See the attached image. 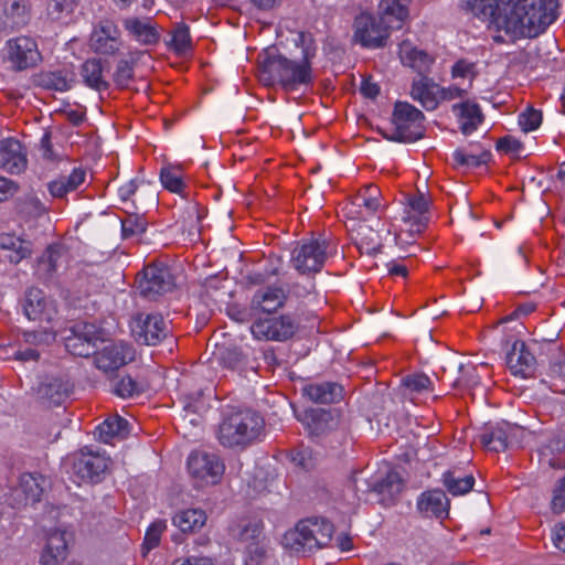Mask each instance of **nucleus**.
I'll return each instance as SVG.
<instances>
[{"instance_id": "f257e3e1", "label": "nucleus", "mask_w": 565, "mask_h": 565, "mask_svg": "<svg viewBox=\"0 0 565 565\" xmlns=\"http://www.w3.org/2000/svg\"><path fill=\"white\" fill-rule=\"evenodd\" d=\"M297 46H301V56L288 58L276 47H267L258 55L259 81L267 86L278 84L286 92L307 88L313 79L311 58L316 47L310 34L300 32L294 38Z\"/></svg>"}, {"instance_id": "f03ea898", "label": "nucleus", "mask_w": 565, "mask_h": 565, "mask_svg": "<svg viewBox=\"0 0 565 565\" xmlns=\"http://www.w3.org/2000/svg\"><path fill=\"white\" fill-rule=\"evenodd\" d=\"M556 0H509L504 32L511 39L534 38L556 19Z\"/></svg>"}, {"instance_id": "7ed1b4c3", "label": "nucleus", "mask_w": 565, "mask_h": 565, "mask_svg": "<svg viewBox=\"0 0 565 565\" xmlns=\"http://www.w3.org/2000/svg\"><path fill=\"white\" fill-rule=\"evenodd\" d=\"M264 425V418L256 411L232 409L224 414L217 438L224 447H244L260 436Z\"/></svg>"}, {"instance_id": "20e7f679", "label": "nucleus", "mask_w": 565, "mask_h": 565, "mask_svg": "<svg viewBox=\"0 0 565 565\" xmlns=\"http://www.w3.org/2000/svg\"><path fill=\"white\" fill-rule=\"evenodd\" d=\"M333 533L332 524L319 518L306 519L288 530L282 537V545L292 553H311L327 546Z\"/></svg>"}, {"instance_id": "39448f33", "label": "nucleus", "mask_w": 565, "mask_h": 565, "mask_svg": "<svg viewBox=\"0 0 565 565\" xmlns=\"http://www.w3.org/2000/svg\"><path fill=\"white\" fill-rule=\"evenodd\" d=\"M56 332L53 329L36 331H23L14 341L0 338V359H14L20 362H35L40 358L41 350L55 340Z\"/></svg>"}, {"instance_id": "423d86ee", "label": "nucleus", "mask_w": 565, "mask_h": 565, "mask_svg": "<svg viewBox=\"0 0 565 565\" xmlns=\"http://www.w3.org/2000/svg\"><path fill=\"white\" fill-rule=\"evenodd\" d=\"M330 253V243L323 237L303 239L292 250L291 263L301 274L318 273L322 269Z\"/></svg>"}, {"instance_id": "0eeeda50", "label": "nucleus", "mask_w": 565, "mask_h": 565, "mask_svg": "<svg viewBox=\"0 0 565 565\" xmlns=\"http://www.w3.org/2000/svg\"><path fill=\"white\" fill-rule=\"evenodd\" d=\"M186 465L188 471L198 487L217 484L225 471V466L217 455L200 450L189 455Z\"/></svg>"}, {"instance_id": "6e6552de", "label": "nucleus", "mask_w": 565, "mask_h": 565, "mask_svg": "<svg viewBox=\"0 0 565 565\" xmlns=\"http://www.w3.org/2000/svg\"><path fill=\"white\" fill-rule=\"evenodd\" d=\"M424 114L406 102L395 104L393 111V125L395 127V140L413 142L424 135Z\"/></svg>"}, {"instance_id": "1a4fd4ad", "label": "nucleus", "mask_w": 565, "mask_h": 565, "mask_svg": "<svg viewBox=\"0 0 565 565\" xmlns=\"http://www.w3.org/2000/svg\"><path fill=\"white\" fill-rule=\"evenodd\" d=\"M298 327L297 319L287 313L256 319L250 326V332L256 340L284 342L295 335Z\"/></svg>"}, {"instance_id": "9d476101", "label": "nucleus", "mask_w": 565, "mask_h": 565, "mask_svg": "<svg viewBox=\"0 0 565 565\" xmlns=\"http://www.w3.org/2000/svg\"><path fill=\"white\" fill-rule=\"evenodd\" d=\"M4 56L14 71L33 67L41 61L38 43L30 36L8 40L4 45Z\"/></svg>"}, {"instance_id": "9b49d317", "label": "nucleus", "mask_w": 565, "mask_h": 565, "mask_svg": "<svg viewBox=\"0 0 565 565\" xmlns=\"http://www.w3.org/2000/svg\"><path fill=\"white\" fill-rule=\"evenodd\" d=\"M390 29L376 17L361 13L354 21V41L365 49H379L385 45Z\"/></svg>"}, {"instance_id": "f8f14e48", "label": "nucleus", "mask_w": 565, "mask_h": 565, "mask_svg": "<svg viewBox=\"0 0 565 565\" xmlns=\"http://www.w3.org/2000/svg\"><path fill=\"white\" fill-rule=\"evenodd\" d=\"M108 467V459L87 447L72 458V473L77 483L98 482Z\"/></svg>"}, {"instance_id": "ddd939ff", "label": "nucleus", "mask_w": 565, "mask_h": 565, "mask_svg": "<svg viewBox=\"0 0 565 565\" xmlns=\"http://www.w3.org/2000/svg\"><path fill=\"white\" fill-rule=\"evenodd\" d=\"M124 42L118 25L110 19L100 20L94 25L89 47L97 54L114 55L120 51Z\"/></svg>"}, {"instance_id": "4468645a", "label": "nucleus", "mask_w": 565, "mask_h": 565, "mask_svg": "<svg viewBox=\"0 0 565 565\" xmlns=\"http://www.w3.org/2000/svg\"><path fill=\"white\" fill-rule=\"evenodd\" d=\"M174 278L167 266L149 265L145 267L142 277L138 280L140 294L149 299L169 292L173 289Z\"/></svg>"}, {"instance_id": "2eb2a0df", "label": "nucleus", "mask_w": 565, "mask_h": 565, "mask_svg": "<svg viewBox=\"0 0 565 565\" xmlns=\"http://www.w3.org/2000/svg\"><path fill=\"white\" fill-rule=\"evenodd\" d=\"M98 333L94 323H76L71 329V334L65 338V348L73 355H95L98 342H103Z\"/></svg>"}, {"instance_id": "dca6fc26", "label": "nucleus", "mask_w": 565, "mask_h": 565, "mask_svg": "<svg viewBox=\"0 0 565 565\" xmlns=\"http://www.w3.org/2000/svg\"><path fill=\"white\" fill-rule=\"evenodd\" d=\"M354 486L358 491L366 492L370 490L383 498L393 499L402 491L403 480L397 471L386 466L384 469L379 470L371 481L356 477Z\"/></svg>"}, {"instance_id": "f3484780", "label": "nucleus", "mask_w": 565, "mask_h": 565, "mask_svg": "<svg viewBox=\"0 0 565 565\" xmlns=\"http://www.w3.org/2000/svg\"><path fill=\"white\" fill-rule=\"evenodd\" d=\"M130 328L136 340L147 345H156L169 332L168 323L159 313L138 315Z\"/></svg>"}, {"instance_id": "a211bd4d", "label": "nucleus", "mask_w": 565, "mask_h": 565, "mask_svg": "<svg viewBox=\"0 0 565 565\" xmlns=\"http://www.w3.org/2000/svg\"><path fill=\"white\" fill-rule=\"evenodd\" d=\"M135 359L132 345L124 341L107 342L96 351L95 364L105 372L118 370Z\"/></svg>"}, {"instance_id": "6ab92c4d", "label": "nucleus", "mask_w": 565, "mask_h": 565, "mask_svg": "<svg viewBox=\"0 0 565 565\" xmlns=\"http://www.w3.org/2000/svg\"><path fill=\"white\" fill-rule=\"evenodd\" d=\"M45 483V479L40 475H21L18 486L11 490L10 503L12 507L20 509L39 502Z\"/></svg>"}, {"instance_id": "aec40b11", "label": "nucleus", "mask_w": 565, "mask_h": 565, "mask_svg": "<svg viewBox=\"0 0 565 565\" xmlns=\"http://www.w3.org/2000/svg\"><path fill=\"white\" fill-rule=\"evenodd\" d=\"M23 311L29 320L41 322L53 321L57 313L55 301L39 288L28 289Z\"/></svg>"}, {"instance_id": "412c9836", "label": "nucleus", "mask_w": 565, "mask_h": 565, "mask_svg": "<svg viewBox=\"0 0 565 565\" xmlns=\"http://www.w3.org/2000/svg\"><path fill=\"white\" fill-rule=\"evenodd\" d=\"M380 190L374 184L363 188L345 206V214L350 220H365L373 215L381 206Z\"/></svg>"}, {"instance_id": "4be33fe9", "label": "nucleus", "mask_w": 565, "mask_h": 565, "mask_svg": "<svg viewBox=\"0 0 565 565\" xmlns=\"http://www.w3.org/2000/svg\"><path fill=\"white\" fill-rule=\"evenodd\" d=\"M507 6H509V0H471L468 2L469 10L475 17L498 31H504L501 20H505Z\"/></svg>"}, {"instance_id": "5701e85b", "label": "nucleus", "mask_w": 565, "mask_h": 565, "mask_svg": "<svg viewBox=\"0 0 565 565\" xmlns=\"http://www.w3.org/2000/svg\"><path fill=\"white\" fill-rule=\"evenodd\" d=\"M312 436H322L335 429L339 425V414L335 409L310 408L300 417Z\"/></svg>"}, {"instance_id": "b1692460", "label": "nucleus", "mask_w": 565, "mask_h": 565, "mask_svg": "<svg viewBox=\"0 0 565 565\" xmlns=\"http://www.w3.org/2000/svg\"><path fill=\"white\" fill-rule=\"evenodd\" d=\"M72 534L66 530L55 529L47 535L46 545L41 554V565H61L67 557V547Z\"/></svg>"}, {"instance_id": "393cba45", "label": "nucleus", "mask_w": 565, "mask_h": 565, "mask_svg": "<svg viewBox=\"0 0 565 565\" xmlns=\"http://www.w3.org/2000/svg\"><path fill=\"white\" fill-rule=\"evenodd\" d=\"M507 364L512 374L529 377L535 369V358L524 341L516 340L507 353Z\"/></svg>"}, {"instance_id": "a878e982", "label": "nucleus", "mask_w": 565, "mask_h": 565, "mask_svg": "<svg viewBox=\"0 0 565 565\" xmlns=\"http://www.w3.org/2000/svg\"><path fill=\"white\" fill-rule=\"evenodd\" d=\"M286 299V291L281 287H262L255 291L250 301V307L254 311L273 313L285 305Z\"/></svg>"}, {"instance_id": "bb28decb", "label": "nucleus", "mask_w": 565, "mask_h": 565, "mask_svg": "<svg viewBox=\"0 0 565 565\" xmlns=\"http://www.w3.org/2000/svg\"><path fill=\"white\" fill-rule=\"evenodd\" d=\"M26 167V157L22 145L13 139L7 138L0 141V168L10 173H20Z\"/></svg>"}, {"instance_id": "cd10ccee", "label": "nucleus", "mask_w": 565, "mask_h": 565, "mask_svg": "<svg viewBox=\"0 0 565 565\" xmlns=\"http://www.w3.org/2000/svg\"><path fill=\"white\" fill-rule=\"evenodd\" d=\"M360 220H350L347 224L352 242L361 253L373 254L379 250L380 235L371 226L359 222Z\"/></svg>"}, {"instance_id": "c85d7f7f", "label": "nucleus", "mask_w": 565, "mask_h": 565, "mask_svg": "<svg viewBox=\"0 0 565 565\" xmlns=\"http://www.w3.org/2000/svg\"><path fill=\"white\" fill-rule=\"evenodd\" d=\"M86 181V171L74 168L68 174L58 175L47 182V191L53 199H66V196L79 189Z\"/></svg>"}, {"instance_id": "c756f323", "label": "nucleus", "mask_w": 565, "mask_h": 565, "mask_svg": "<svg viewBox=\"0 0 565 565\" xmlns=\"http://www.w3.org/2000/svg\"><path fill=\"white\" fill-rule=\"evenodd\" d=\"M456 115L459 128L466 136L471 135L483 121L479 105L471 100L455 104L451 108Z\"/></svg>"}, {"instance_id": "7c9ffc66", "label": "nucleus", "mask_w": 565, "mask_h": 565, "mask_svg": "<svg viewBox=\"0 0 565 565\" xmlns=\"http://www.w3.org/2000/svg\"><path fill=\"white\" fill-rule=\"evenodd\" d=\"M417 509L424 516L443 519L448 515L449 501L444 491L429 490L419 495Z\"/></svg>"}, {"instance_id": "2f4dec72", "label": "nucleus", "mask_w": 565, "mask_h": 565, "mask_svg": "<svg viewBox=\"0 0 565 565\" xmlns=\"http://www.w3.org/2000/svg\"><path fill=\"white\" fill-rule=\"evenodd\" d=\"M439 85L427 77L415 81L412 85L411 95L426 110H435L440 103Z\"/></svg>"}, {"instance_id": "473e14b6", "label": "nucleus", "mask_w": 565, "mask_h": 565, "mask_svg": "<svg viewBox=\"0 0 565 565\" xmlns=\"http://www.w3.org/2000/svg\"><path fill=\"white\" fill-rule=\"evenodd\" d=\"M408 0H381L380 19L388 29H399L408 17Z\"/></svg>"}, {"instance_id": "72a5a7b5", "label": "nucleus", "mask_w": 565, "mask_h": 565, "mask_svg": "<svg viewBox=\"0 0 565 565\" xmlns=\"http://www.w3.org/2000/svg\"><path fill=\"white\" fill-rule=\"evenodd\" d=\"M399 58L405 66H408L419 74L429 71L434 63L433 56L423 50L417 49L409 41H403L399 44Z\"/></svg>"}, {"instance_id": "f704fd0d", "label": "nucleus", "mask_w": 565, "mask_h": 565, "mask_svg": "<svg viewBox=\"0 0 565 565\" xmlns=\"http://www.w3.org/2000/svg\"><path fill=\"white\" fill-rule=\"evenodd\" d=\"M124 25L129 34L142 44H153L159 40V32L149 18H127Z\"/></svg>"}, {"instance_id": "c9c22d12", "label": "nucleus", "mask_w": 565, "mask_h": 565, "mask_svg": "<svg viewBox=\"0 0 565 565\" xmlns=\"http://www.w3.org/2000/svg\"><path fill=\"white\" fill-rule=\"evenodd\" d=\"M342 386L333 382H323L306 385L303 395L313 403L331 404L341 399Z\"/></svg>"}, {"instance_id": "e433bc0d", "label": "nucleus", "mask_w": 565, "mask_h": 565, "mask_svg": "<svg viewBox=\"0 0 565 565\" xmlns=\"http://www.w3.org/2000/svg\"><path fill=\"white\" fill-rule=\"evenodd\" d=\"M427 220V215L423 214V217H418L415 211L404 207L402 214L404 227L398 234H394L395 244L402 248L405 244H411L408 237H414L415 234L420 233L425 228Z\"/></svg>"}, {"instance_id": "4c0bfd02", "label": "nucleus", "mask_w": 565, "mask_h": 565, "mask_svg": "<svg viewBox=\"0 0 565 565\" xmlns=\"http://www.w3.org/2000/svg\"><path fill=\"white\" fill-rule=\"evenodd\" d=\"M540 461L551 468H565V433L555 435L540 450Z\"/></svg>"}, {"instance_id": "58836bf2", "label": "nucleus", "mask_w": 565, "mask_h": 565, "mask_svg": "<svg viewBox=\"0 0 565 565\" xmlns=\"http://www.w3.org/2000/svg\"><path fill=\"white\" fill-rule=\"evenodd\" d=\"M81 77L83 83L97 92L107 89L108 82L104 75V66L99 58H89L81 66Z\"/></svg>"}, {"instance_id": "ea45409f", "label": "nucleus", "mask_w": 565, "mask_h": 565, "mask_svg": "<svg viewBox=\"0 0 565 565\" xmlns=\"http://www.w3.org/2000/svg\"><path fill=\"white\" fill-rule=\"evenodd\" d=\"M206 522V514L202 509L190 508L174 513L172 523L183 533L199 531Z\"/></svg>"}, {"instance_id": "a19ab883", "label": "nucleus", "mask_w": 565, "mask_h": 565, "mask_svg": "<svg viewBox=\"0 0 565 565\" xmlns=\"http://www.w3.org/2000/svg\"><path fill=\"white\" fill-rule=\"evenodd\" d=\"M0 248L9 252L7 257L13 264H18L29 257L32 252L29 241L8 233L0 234Z\"/></svg>"}, {"instance_id": "79ce46f5", "label": "nucleus", "mask_w": 565, "mask_h": 565, "mask_svg": "<svg viewBox=\"0 0 565 565\" xmlns=\"http://www.w3.org/2000/svg\"><path fill=\"white\" fill-rule=\"evenodd\" d=\"M443 483L452 495H462L472 489L475 478L459 470H447L443 473Z\"/></svg>"}, {"instance_id": "37998d69", "label": "nucleus", "mask_w": 565, "mask_h": 565, "mask_svg": "<svg viewBox=\"0 0 565 565\" xmlns=\"http://www.w3.org/2000/svg\"><path fill=\"white\" fill-rule=\"evenodd\" d=\"M128 422L119 416L107 418L97 427L98 439L105 444H110L114 438H124L128 435Z\"/></svg>"}, {"instance_id": "c03bdc74", "label": "nucleus", "mask_w": 565, "mask_h": 565, "mask_svg": "<svg viewBox=\"0 0 565 565\" xmlns=\"http://www.w3.org/2000/svg\"><path fill=\"white\" fill-rule=\"evenodd\" d=\"M70 393L71 384L61 379H53L39 390L41 397L55 406L61 405L70 396Z\"/></svg>"}, {"instance_id": "a18cd8bd", "label": "nucleus", "mask_w": 565, "mask_h": 565, "mask_svg": "<svg viewBox=\"0 0 565 565\" xmlns=\"http://www.w3.org/2000/svg\"><path fill=\"white\" fill-rule=\"evenodd\" d=\"M62 257L60 248L49 247L38 260L36 274L44 279H50L57 271Z\"/></svg>"}, {"instance_id": "49530a36", "label": "nucleus", "mask_w": 565, "mask_h": 565, "mask_svg": "<svg viewBox=\"0 0 565 565\" xmlns=\"http://www.w3.org/2000/svg\"><path fill=\"white\" fill-rule=\"evenodd\" d=\"M263 524L257 519L243 520L236 526L231 529V533L234 537H237L242 542L249 543L250 545L256 544L258 537L262 534Z\"/></svg>"}, {"instance_id": "de8ad7c7", "label": "nucleus", "mask_w": 565, "mask_h": 565, "mask_svg": "<svg viewBox=\"0 0 565 565\" xmlns=\"http://www.w3.org/2000/svg\"><path fill=\"white\" fill-rule=\"evenodd\" d=\"M182 218L180 230L188 234L190 241H195L200 234V222L202 220L199 206L195 203H189Z\"/></svg>"}, {"instance_id": "09e8293b", "label": "nucleus", "mask_w": 565, "mask_h": 565, "mask_svg": "<svg viewBox=\"0 0 565 565\" xmlns=\"http://www.w3.org/2000/svg\"><path fill=\"white\" fill-rule=\"evenodd\" d=\"M160 181L164 189L172 193L180 194L182 198H185L184 189L185 183L183 181V177L180 168L178 167H164L160 172Z\"/></svg>"}, {"instance_id": "8fccbe9b", "label": "nucleus", "mask_w": 565, "mask_h": 565, "mask_svg": "<svg viewBox=\"0 0 565 565\" xmlns=\"http://www.w3.org/2000/svg\"><path fill=\"white\" fill-rule=\"evenodd\" d=\"M166 530V520H156L148 526L141 545L142 556H147L153 548L159 546L161 536Z\"/></svg>"}, {"instance_id": "3c124183", "label": "nucleus", "mask_w": 565, "mask_h": 565, "mask_svg": "<svg viewBox=\"0 0 565 565\" xmlns=\"http://www.w3.org/2000/svg\"><path fill=\"white\" fill-rule=\"evenodd\" d=\"M168 45L178 54H184L190 51L192 42L189 26L184 23H178L171 31V39Z\"/></svg>"}, {"instance_id": "603ef678", "label": "nucleus", "mask_w": 565, "mask_h": 565, "mask_svg": "<svg viewBox=\"0 0 565 565\" xmlns=\"http://www.w3.org/2000/svg\"><path fill=\"white\" fill-rule=\"evenodd\" d=\"M480 441L484 448L491 451H503L508 445V435L502 427H495L480 435Z\"/></svg>"}, {"instance_id": "864d4df0", "label": "nucleus", "mask_w": 565, "mask_h": 565, "mask_svg": "<svg viewBox=\"0 0 565 565\" xmlns=\"http://www.w3.org/2000/svg\"><path fill=\"white\" fill-rule=\"evenodd\" d=\"M454 160L458 166L472 168L484 164L488 161L489 152L486 150L457 149L454 151Z\"/></svg>"}, {"instance_id": "5fc2aeb1", "label": "nucleus", "mask_w": 565, "mask_h": 565, "mask_svg": "<svg viewBox=\"0 0 565 565\" xmlns=\"http://www.w3.org/2000/svg\"><path fill=\"white\" fill-rule=\"evenodd\" d=\"M451 76L454 79H462L461 85L470 89L476 76V65L472 62L459 60L451 67Z\"/></svg>"}, {"instance_id": "6e6d98bb", "label": "nucleus", "mask_w": 565, "mask_h": 565, "mask_svg": "<svg viewBox=\"0 0 565 565\" xmlns=\"http://www.w3.org/2000/svg\"><path fill=\"white\" fill-rule=\"evenodd\" d=\"M73 77L64 71L51 72L45 75L44 84L47 88L66 92L72 87Z\"/></svg>"}, {"instance_id": "4d7b16f0", "label": "nucleus", "mask_w": 565, "mask_h": 565, "mask_svg": "<svg viewBox=\"0 0 565 565\" xmlns=\"http://www.w3.org/2000/svg\"><path fill=\"white\" fill-rule=\"evenodd\" d=\"M147 227L145 217L131 214L121 221V233L125 238L141 235Z\"/></svg>"}, {"instance_id": "13d9d810", "label": "nucleus", "mask_w": 565, "mask_h": 565, "mask_svg": "<svg viewBox=\"0 0 565 565\" xmlns=\"http://www.w3.org/2000/svg\"><path fill=\"white\" fill-rule=\"evenodd\" d=\"M457 369L460 375L454 382L455 386L472 387L479 384L480 376L477 374L476 366L471 364L465 365L460 362L457 364Z\"/></svg>"}, {"instance_id": "bf43d9fd", "label": "nucleus", "mask_w": 565, "mask_h": 565, "mask_svg": "<svg viewBox=\"0 0 565 565\" xmlns=\"http://www.w3.org/2000/svg\"><path fill=\"white\" fill-rule=\"evenodd\" d=\"M518 122L524 132L534 131L542 124V113L533 108H527L519 115Z\"/></svg>"}, {"instance_id": "052dcab7", "label": "nucleus", "mask_w": 565, "mask_h": 565, "mask_svg": "<svg viewBox=\"0 0 565 565\" xmlns=\"http://www.w3.org/2000/svg\"><path fill=\"white\" fill-rule=\"evenodd\" d=\"M403 385L412 392L422 393L430 390L431 381L426 374L416 373L404 377Z\"/></svg>"}, {"instance_id": "680f3d73", "label": "nucleus", "mask_w": 565, "mask_h": 565, "mask_svg": "<svg viewBox=\"0 0 565 565\" xmlns=\"http://www.w3.org/2000/svg\"><path fill=\"white\" fill-rule=\"evenodd\" d=\"M134 75V66L132 61L127 58H121L116 67V72L114 75L115 82L119 86H126L128 82L132 78Z\"/></svg>"}, {"instance_id": "e2e57ef3", "label": "nucleus", "mask_w": 565, "mask_h": 565, "mask_svg": "<svg viewBox=\"0 0 565 565\" xmlns=\"http://www.w3.org/2000/svg\"><path fill=\"white\" fill-rule=\"evenodd\" d=\"M114 392L122 398H128L138 394L139 388L137 383L130 376H125L115 383Z\"/></svg>"}, {"instance_id": "0e129e2a", "label": "nucleus", "mask_w": 565, "mask_h": 565, "mask_svg": "<svg viewBox=\"0 0 565 565\" xmlns=\"http://www.w3.org/2000/svg\"><path fill=\"white\" fill-rule=\"evenodd\" d=\"M76 1L77 0H52L49 6V13L54 19H58L62 15H68L74 11Z\"/></svg>"}, {"instance_id": "69168bd1", "label": "nucleus", "mask_w": 565, "mask_h": 565, "mask_svg": "<svg viewBox=\"0 0 565 565\" xmlns=\"http://www.w3.org/2000/svg\"><path fill=\"white\" fill-rule=\"evenodd\" d=\"M469 90L470 89L468 87H466L461 84H451L447 87L439 86L438 93L440 95V102H443V100L450 102L454 99L463 98L465 96L468 95Z\"/></svg>"}, {"instance_id": "338daca9", "label": "nucleus", "mask_w": 565, "mask_h": 565, "mask_svg": "<svg viewBox=\"0 0 565 565\" xmlns=\"http://www.w3.org/2000/svg\"><path fill=\"white\" fill-rule=\"evenodd\" d=\"M28 3L25 0H13L11 4L4 9V14L12 18V24H19L26 14Z\"/></svg>"}, {"instance_id": "774afa93", "label": "nucleus", "mask_w": 565, "mask_h": 565, "mask_svg": "<svg viewBox=\"0 0 565 565\" xmlns=\"http://www.w3.org/2000/svg\"><path fill=\"white\" fill-rule=\"evenodd\" d=\"M171 565H215L211 557L203 555H189L179 557Z\"/></svg>"}]
</instances>
